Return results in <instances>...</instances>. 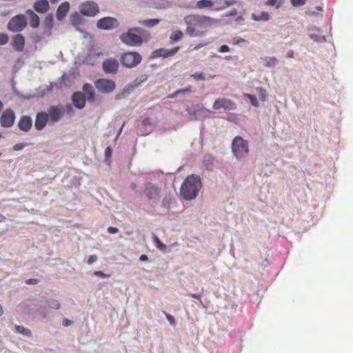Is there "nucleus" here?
Masks as SVG:
<instances>
[{
    "label": "nucleus",
    "mask_w": 353,
    "mask_h": 353,
    "mask_svg": "<svg viewBox=\"0 0 353 353\" xmlns=\"http://www.w3.org/2000/svg\"><path fill=\"white\" fill-rule=\"evenodd\" d=\"M187 25L186 33L190 37H201L204 35L208 28L219 23V20L210 17L190 14L185 17Z\"/></svg>",
    "instance_id": "nucleus-1"
},
{
    "label": "nucleus",
    "mask_w": 353,
    "mask_h": 353,
    "mask_svg": "<svg viewBox=\"0 0 353 353\" xmlns=\"http://www.w3.org/2000/svg\"><path fill=\"white\" fill-rule=\"evenodd\" d=\"M149 33L140 28H131L120 35L121 41L129 46H140L150 39Z\"/></svg>",
    "instance_id": "nucleus-2"
},
{
    "label": "nucleus",
    "mask_w": 353,
    "mask_h": 353,
    "mask_svg": "<svg viewBox=\"0 0 353 353\" xmlns=\"http://www.w3.org/2000/svg\"><path fill=\"white\" fill-rule=\"evenodd\" d=\"M201 187L199 176L190 175L186 178L180 188L181 196L185 200L196 198Z\"/></svg>",
    "instance_id": "nucleus-3"
},
{
    "label": "nucleus",
    "mask_w": 353,
    "mask_h": 353,
    "mask_svg": "<svg viewBox=\"0 0 353 353\" xmlns=\"http://www.w3.org/2000/svg\"><path fill=\"white\" fill-rule=\"evenodd\" d=\"M232 149L235 157L240 160L248 154V143L242 137H236L233 139Z\"/></svg>",
    "instance_id": "nucleus-4"
},
{
    "label": "nucleus",
    "mask_w": 353,
    "mask_h": 353,
    "mask_svg": "<svg viewBox=\"0 0 353 353\" xmlns=\"http://www.w3.org/2000/svg\"><path fill=\"white\" fill-rule=\"evenodd\" d=\"M142 60L139 53L135 51H129L121 55L120 61L121 64L128 68H132L139 65Z\"/></svg>",
    "instance_id": "nucleus-5"
},
{
    "label": "nucleus",
    "mask_w": 353,
    "mask_h": 353,
    "mask_svg": "<svg viewBox=\"0 0 353 353\" xmlns=\"http://www.w3.org/2000/svg\"><path fill=\"white\" fill-rule=\"evenodd\" d=\"M27 26L26 17L23 14H17L12 17L7 25L9 31L19 32Z\"/></svg>",
    "instance_id": "nucleus-6"
},
{
    "label": "nucleus",
    "mask_w": 353,
    "mask_h": 353,
    "mask_svg": "<svg viewBox=\"0 0 353 353\" xmlns=\"http://www.w3.org/2000/svg\"><path fill=\"white\" fill-rule=\"evenodd\" d=\"M96 89L101 93L108 94L113 92L116 88V83L112 79H98L94 81Z\"/></svg>",
    "instance_id": "nucleus-7"
},
{
    "label": "nucleus",
    "mask_w": 353,
    "mask_h": 353,
    "mask_svg": "<svg viewBox=\"0 0 353 353\" xmlns=\"http://www.w3.org/2000/svg\"><path fill=\"white\" fill-rule=\"evenodd\" d=\"M64 112V107L62 105H57L50 106L46 113L48 114L49 121L55 123L61 119Z\"/></svg>",
    "instance_id": "nucleus-8"
},
{
    "label": "nucleus",
    "mask_w": 353,
    "mask_h": 353,
    "mask_svg": "<svg viewBox=\"0 0 353 353\" xmlns=\"http://www.w3.org/2000/svg\"><path fill=\"white\" fill-rule=\"evenodd\" d=\"M79 10L83 15L94 17L99 12V8L96 3L88 1L81 4Z\"/></svg>",
    "instance_id": "nucleus-9"
},
{
    "label": "nucleus",
    "mask_w": 353,
    "mask_h": 353,
    "mask_svg": "<svg viewBox=\"0 0 353 353\" xmlns=\"http://www.w3.org/2000/svg\"><path fill=\"white\" fill-rule=\"evenodd\" d=\"M15 113L11 108H6L3 111L0 117L1 125L3 128L12 127L14 123Z\"/></svg>",
    "instance_id": "nucleus-10"
},
{
    "label": "nucleus",
    "mask_w": 353,
    "mask_h": 353,
    "mask_svg": "<svg viewBox=\"0 0 353 353\" xmlns=\"http://www.w3.org/2000/svg\"><path fill=\"white\" fill-rule=\"evenodd\" d=\"M97 26L99 29L110 30L117 28L119 26V22L116 19L108 17L99 19Z\"/></svg>",
    "instance_id": "nucleus-11"
},
{
    "label": "nucleus",
    "mask_w": 353,
    "mask_h": 353,
    "mask_svg": "<svg viewBox=\"0 0 353 353\" xmlns=\"http://www.w3.org/2000/svg\"><path fill=\"white\" fill-rule=\"evenodd\" d=\"M179 50V47H174L170 50L165 48H159L154 50L151 54V58L155 59L158 57H163V59L168 58L174 55Z\"/></svg>",
    "instance_id": "nucleus-12"
},
{
    "label": "nucleus",
    "mask_w": 353,
    "mask_h": 353,
    "mask_svg": "<svg viewBox=\"0 0 353 353\" xmlns=\"http://www.w3.org/2000/svg\"><path fill=\"white\" fill-rule=\"evenodd\" d=\"M102 67L105 73L116 74L119 69V62L115 59H108L103 61Z\"/></svg>",
    "instance_id": "nucleus-13"
},
{
    "label": "nucleus",
    "mask_w": 353,
    "mask_h": 353,
    "mask_svg": "<svg viewBox=\"0 0 353 353\" xmlns=\"http://www.w3.org/2000/svg\"><path fill=\"white\" fill-rule=\"evenodd\" d=\"M161 190L152 183H148L144 190V194L150 200H156L159 198Z\"/></svg>",
    "instance_id": "nucleus-14"
},
{
    "label": "nucleus",
    "mask_w": 353,
    "mask_h": 353,
    "mask_svg": "<svg viewBox=\"0 0 353 353\" xmlns=\"http://www.w3.org/2000/svg\"><path fill=\"white\" fill-rule=\"evenodd\" d=\"M232 110L234 108V103L228 99L220 98L215 100L213 104V109L214 110Z\"/></svg>",
    "instance_id": "nucleus-15"
},
{
    "label": "nucleus",
    "mask_w": 353,
    "mask_h": 353,
    "mask_svg": "<svg viewBox=\"0 0 353 353\" xmlns=\"http://www.w3.org/2000/svg\"><path fill=\"white\" fill-rule=\"evenodd\" d=\"M11 46L17 52H22L25 48V38L21 34H17L12 37Z\"/></svg>",
    "instance_id": "nucleus-16"
},
{
    "label": "nucleus",
    "mask_w": 353,
    "mask_h": 353,
    "mask_svg": "<svg viewBox=\"0 0 353 353\" xmlns=\"http://www.w3.org/2000/svg\"><path fill=\"white\" fill-rule=\"evenodd\" d=\"M49 121L48 114L46 112H39L37 114L34 126L37 130H43Z\"/></svg>",
    "instance_id": "nucleus-17"
},
{
    "label": "nucleus",
    "mask_w": 353,
    "mask_h": 353,
    "mask_svg": "<svg viewBox=\"0 0 353 353\" xmlns=\"http://www.w3.org/2000/svg\"><path fill=\"white\" fill-rule=\"evenodd\" d=\"M32 126V120L29 116H22L18 123L19 128L23 132H28Z\"/></svg>",
    "instance_id": "nucleus-18"
},
{
    "label": "nucleus",
    "mask_w": 353,
    "mask_h": 353,
    "mask_svg": "<svg viewBox=\"0 0 353 353\" xmlns=\"http://www.w3.org/2000/svg\"><path fill=\"white\" fill-rule=\"evenodd\" d=\"M72 100L74 105L79 108H83L85 104V97L82 92H76L72 94Z\"/></svg>",
    "instance_id": "nucleus-19"
},
{
    "label": "nucleus",
    "mask_w": 353,
    "mask_h": 353,
    "mask_svg": "<svg viewBox=\"0 0 353 353\" xmlns=\"http://www.w3.org/2000/svg\"><path fill=\"white\" fill-rule=\"evenodd\" d=\"M34 9L39 13H46L50 9L48 0H36L33 5Z\"/></svg>",
    "instance_id": "nucleus-20"
},
{
    "label": "nucleus",
    "mask_w": 353,
    "mask_h": 353,
    "mask_svg": "<svg viewBox=\"0 0 353 353\" xmlns=\"http://www.w3.org/2000/svg\"><path fill=\"white\" fill-rule=\"evenodd\" d=\"M70 10V3L68 1L61 3L58 7L56 12L57 19L61 21L67 15Z\"/></svg>",
    "instance_id": "nucleus-21"
},
{
    "label": "nucleus",
    "mask_w": 353,
    "mask_h": 353,
    "mask_svg": "<svg viewBox=\"0 0 353 353\" xmlns=\"http://www.w3.org/2000/svg\"><path fill=\"white\" fill-rule=\"evenodd\" d=\"M83 95L89 102H93L95 100V92L92 86L90 83H85L83 86Z\"/></svg>",
    "instance_id": "nucleus-22"
},
{
    "label": "nucleus",
    "mask_w": 353,
    "mask_h": 353,
    "mask_svg": "<svg viewBox=\"0 0 353 353\" xmlns=\"http://www.w3.org/2000/svg\"><path fill=\"white\" fill-rule=\"evenodd\" d=\"M26 14L28 15L30 18V26L33 28H38L40 24V19L39 16L30 9L26 11Z\"/></svg>",
    "instance_id": "nucleus-23"
},
{
    "label": "nucleus",
    "mask_w": 353,
    "mask_h": 353,
    "mask_svg": "<svg viewBox=\"0 0 353 353\" xmlns=\"http://www.w3.org/2000/svg\"><path fill=\"white\" fill-rule=\"evenodd\" d=\"M252 19L256 21H267L270 19V14L268 12L263 11L260 15L252 14Z\"/></svg>",
    "instance_id": "nucleus-24"
},
{
    "label": "nucleus",
    "mask_w": 353,
    "mask_h": 353,
    "mask_svg": "<svg viewBox=\"0 0 353 353\" xmlns=\"http://www.w3.org/2000/svg\"><path fill=\"white\" fill-rule=\"evenodd\" d=\"M183 37V33L180 30H175L172 32L170 36V42L174 43L180 41Z\"/></svg>",
    "instance_id": "nucleus-25"
},
{
    "label": "nucleus",
    "mask_w": 353,
    "mask_h": 353,
    "mask_svg": "<svg viewBox=\"0 0 353 353\" xmlns=\"http://www.w3.org/2000/svg\"><path fill=\"white\" fill-rule=\"evenodd\" d=\"M160 22L159 19H147L139 21V23L147 27H153L157 25Z\"/></svg>",
    "instance_id": "nucleus-26"
},
{
    "label": "nucleus",
    "mask_w": 353,
    "mask_h": 353,
    "mask_svg": "<svg viewBox=\"0 0 353 353\" xmlns=\"http://www.w3.org/2000/svg\"><path fill=\"white\" fill-rule=\"evenodd\" d=\"M213 6V2L211 0H199L196 3L198 8H210Z\"/></svg>",
    "instance_id": "nucleus-27"
},
{
    "label": "nucleus",
    "mask_w": 353,
    "mask_h": 353,
    "mask_svg": "<svg viewBox=\"0 0 353 353\" xmlns=\"http://www.w3.org/2000/svg\"><path fill=\"white\" fill-rule=\"evenodd\" d=\"M153 241L154 242L157 248H158L159 250L163 251V252L165 251V250H166L165 245H164L160 241V239L158 238L157 236H156V235L153 236Z\"/></svg>",
    "instance_id": "nucleus-28"
},
{
    "label": "nucleus",
    "mask_w": 353,
    "mask_h": 353,
    "mask_svg": "<svg viewBox=\"0 0 353 353\" xmlns=\"http://www.w3.org/2000/svg\"><path fill=\"white\" fill-rule=\"evenodd\" d=\"M15 330L17 332L20 333V334H22L25 336H31V332L30 330L23 327V326H21V325H16L15 326Z\"/></svg>",
    "instance_id": "nucleus-29"
},
{
    "label": "nucleus",
    "mask_w": 353,
    "mask_h": 353,
    "mask_svg": "<svg viewBox=\"0 0 353 353\" xmlns=\"http://www.w3.org/2000/svg\"><path fill=\"white\" fill-rule=\"evenodd\" d=\"M283 3V0H267L265 4L268 6H274L279 8Z\"/></svg>",
    "instance_id": "nucleus-30"
},
{
    "label": "nucleus",
    "mask_w": 353,
    "mask_h": 353,
    "mask_svg": "<svg viewBox=\"0 0 353 353\" xmlns=\"http://www.w3.org/2000/svg\"><path fill=\"white\" fill-rule=\"evenodd\" d=\"M201 108L199 105H193L192 107H188L187 108V111L190 115H192L194 117H196V113L198 112L201 111Z\"/></svg>",
    "instance_id": "nucleus-31"
},
{
    "label": "nucleus",
    "mask_w": 353,
    "mask_h": 353,
    "mask_svg": "<svg viewBox=\"0 0 353 353\" xmlns=\"http://www.w3.org/2000/svg\"><path fill=\"white\" fill-rule=\"evenodd\" d=\"M9 41V37L6 33L0 32V46L6 45Z\"/></svg>",
    "instance_id": "nucleus-32"
},
{
    "label": "nucleus",
    "mask_w": 353,
    "mask_h": 353,
    "mask_svg": "<svg viewBox=\"0 0 353 353\" xmlns=\"http://www.w3.org/2000/svg\"><path fill=\"white\" fill-rule=\"evenodd\" d=\"M266 60H267V62L265 63V66H267V67L274 66L278 63L277 59L276 57H273L266 58Z\"/></svg>",
    "instance_id": "nucleus-33"
},
{
    "label": "nucleus",
    "mask_w": 353,
    "mask_h": 353,
    "mask_svg": "<svg viewBox=\"0 0 353 353\" xmlns=\"http://www.w3.org/2000/svg\"><path fill=\"white\" fill-rule=\"evenodd\" d=\"M45 25L49 28H51L53 25V16L52 14H48L45 18Z\"/></svg>",
    "instance_id": "nucleus-34"
},
{
    "label": "nucleus",
    "mask_w": 353,
    "mask_h": 353,
    "mask_svg": "<svg viewBox=\"0 0 353 353\" xmlns=\"http://www.w3.org/2000/svg\"><path fill=\"white\" fill-rule=\"evenodd\" d=\"M191 77H192L194 80H196V81L204 80L205 74L203 72H196L194 74H192L191 75Z\"/></svg>",
    "instance_id": "nucleus-35"
},
{
    "label": "nucleus",
    "mask_w": 353,
    "mask_h": 353,
    "mask_svg": "<svg viewBox=\"0 0 353 353\" xmlns=\"http://www.w3.org/2000/svg\"><path fill=\"white\" fill-rule=\"evenodd\" d=\"M245 96L250 100L251 103L254 106L257 107L259 105V103L256 100V98L254 96L251 95L250 94H246Z\"/></svg>",
    "instance_id": "nucleus-36"
},
{
    "label": "nucleus",
    "mask_w": 353,
    "mask_h": 353,
    "mask_svg": "<svg viewBox=\"0 0 353 353\" xmlns=\"http://www.w3.org/2000/svg\"><path fill=\"white\" fill-rule=\"evenodd\" d=\"M192 86L191 85H189L188 86L187 88H184V89H179L178 90H176L174 93V95H177L179 94H181V93H188V92H192Z\"/></svg>",
    "instance_id": "nucleus-37"
},
{
    "label": "nucleus",
    "mask_w": 353,
    "mask_h": 353,
    "mask_svg": "<svg viewBox=\"0 0 353 353\" xmlns=\"http://www.w3.org/2000/svg\"><path fill=\"white\" fill-rule=\"evenodd\" d=\"M163 313L165 315L166 319L169 321L170 324L172 325H175L176 321L174 317L165 312H163Z\"/></svg>",
    "instance_id": "nucleus-38"
},
{
    "label": "nucleus",
    "mask_w": 353,
    "mask_h": 353,
    "mask_svg": "<svg viewBox=\"0 0 353 353\" xmlns=\"http://www.w3.org/2000/svg\"><path fill=\"white\" fill-rule=\"evenodd\" d=\"M259 97L261 101L265 100V90L262 88H257Z\"/></svg>",
    "instance_id": "nucleus-39"
},
{
    "label": "nucleus",
    "mask_w": 353,
    "mask_h": 353,
    "mask_svg": "<svg viewBox=\"0 0 353 353\" xmlns=\"http://www.w3.org/2000/svg\"><path fill=\"white\" fill-rule=\"evenodd\" d=\"M231 42L233 45H238L241 43H245V40L241 37H234L232 39Z\"/></svg>",
    "instance_id": "nucleus-40"
},
{
    "label": "nucleus",
    "mask_w": 353,
    "mask_h": 353,
    "mask_svg": "<svg viewBox=\"0 0 353 353\" xmlns=\"http://www.w3.org/2000/svg\"><path fill=\"white\" fill-rule=\"evenodd\" d=\"M291 3L294 6H299L303 5L305 0H291Z\"/></svg>",
    "instance_id": "nucleus-41"
},
{
    "label": "nucleus",
    "mask_w": 353,
    "mask_h": 353,
    "mask_svg": "<svg viewBox=\"0 0 353 353\" xmlns=\"http://www.w3.org/2000/svg\"><path fill=\"white\" fill-rule=\"evenodd\" d=\"M50 305L51 307L54 309H59L60 307V304L57 300H52L50 303Z\"/></svg>",
    "instance_id": "nucleus-42"
},
{
    "label": "nucleus",
    "mask_w": 353,
    "mask_h": 353,
    "mask_svg": "<svg viewBox=\"0 0 353 353\" xmlns=\"http://www.w3.org/2000/svg\"><path fill=\"white\" fill-rule=\"evenodd\" d=\"M94 274L95 276H100L102 278H107L110 276V275L103 273L102 271H95L94 272Z\"/></svg>",
    "instance_id": "nucleus-43"
},
{
    "label": "nucleus",
    "mask_w": 353,
    "mask_h": 353,
    "mask_svg": "<svg viewBox=\"0 0 353 353\" xmlns=\"http://www.w3.org/2000/svg\"><path fill=\"white\" fill-rule=\"evenodd\" d=\"M97 259H98V257L96 255H91L89 256V258L88 259V263L89 265H91L93 263H94L95 261H97Z\"/></svg>",
    "instance_id": "nucleus-44"
},
{
    "label": "nucleus",
    "mask_w": 353,
    "mask_h": 353,
    "mask_svg": "<svg viewBox=\"0 0 353 353\" xmlns=\"http://www.w3.org/2000/svg\"><path fill=\"white\" fill-rule=\"evenodd\" d=\"M219 51L220 52H227L230 51V48L227 45H222L220 48Z\"/></svg>",
    "instance_id": "nucleus-45"
},
{
    "label": "nucleus",
    "mask_w": 353,
    "mask_h": 353,
    "mask_svg": "<svg viewBox=\"0 0 353 353\" xmlns=\"http://www.w3.org/2000/svg\"><path fill=\"white\" fill-rule=\"evenodd\" d=\"M39 280L37 279H30L26 281V283L28 285H34L38 283Z\"/></svg>",
    "instance_id": "nucleus-46"
},
{
    "label": "nucleus",
    "mask_w": 353,
    "mask_h": 353,
    "mask_svg": "<svg viewBox=\"0 0 353 353\" xmlns=\"http://www.w3.org/2000/svg\"><path fill=\"white\" fill-rule=\"evenodd\" d=\"M225 7H228L236 3V0H224Z\"/></svg>",
    "instance_id": "nucleus-47"
},
{
    "label": "nucleus",
    "mask_w": 353,
    "mask_h": 353,
    "mask_svg": "<svg viewBox=\"0 0 353 353\" xmlns=\"http://www.w3.org/2000/svg\"><path fill=\"white\" fill-rule=\"evenodd\" d=\"M26 144L25 143H18L14 145L13 149L14 150H22Z\"/></svg>",
    "instance_id": "nucleus-48"
},
{
    "label": "nucleus",
    "mask_w": 353,
    "mask_h": 353,
    "mask_svg": "<svg viewBox=\"0 0 353 353\" xmlns=\"http://www.w3.org/2000/svg\"><path fill=\"white\" fill-rule=\"evenodd\" d=\"M59 83H60L59 82L51 83L50 85L48 86V90H52L54 88H60L61 86L59 85Z\"/></svg>",
    "instance_id": "nucleus-49"
},
{
    "label": "nucleus",
    "mask_w": 353,
    "mask_h": 353,
    "mask_svg": "<svg viewBox=\"0 0 353 353\" xmlns=\"http://www.w3.org/2000/svg\"><path fill=\"white\" fill-rule=\"evenodd\" d=\"M108 232L110 234H115L118 232V228L112 226H110L108 228Z\"/></svg>",
    "instance_id": "nucleus-50"
},
{
    "label": "nucleus",
    "mask_w": 353,
    "mask_h": 353,
    "mask_svg": "<svg viewBox=\"0 0 353 353\" xmlns=\"http://www.w3.org/2000/svg\"><path fill=\"white\" fill-rule=\"evenodd\" d=\"M237 14V11L236 9H233L230 10V12L225 13V16L226 17H230V16H236Z\"/></svg>",
    "instance_id": "nucleus-51"
},
{
    "label": "nucleus",
    "mask_w": 353,
    "mask_h": 353,
    "mask_svg": "<svg viewBox=\"0 0 353 353\" xmlns=\"http://www.w3.org/2000/svg\"><path fill=\"white\" fill-rule=\"evenodd\" d=\"M189 296H191L192 298L196 299L199 300L200 302H201V296L200 294L190 293L189 294Z\"/></svg>",
    "instance_id": "nucleus-52"
},
{
    "label": "nucleus",
    "mask_w": 353,
    "mask_h": 353,
    "mask_svg": "<svg viewBox=\"0 0 353 353\" xmlns=\"http://www.w3.org/2000/svg\"><path fill=\"white\" fill-rule=\"evenodd\" d=\"M142 124L143 125H151V121L149 118H145L142 121Z\"/></svg>",
    "instance_id": "nucleus-53"
},
{
    "label": "nucleus",
    "mask_w": 353,
    "mask_h": 353,
    "mask_svg": "<svg viewBox=\"0 0 353 353\" xmlns=\"http://www.w3.org/2000/svg\"><path fill=\"white\" fill-rule=\"evenodd\" d=\"M105 154L106 157H110L111 155L112 150H111L110 147L106 148V149L105 150Z\"/></svg>",
    "instance_id": "nucleus-54"
},
{
    "label": "nucleus",
    "mask_w": 353,
    "mask_h": 353,
    "mask_svg": "<svg viewBox=\"0 0 353 353\" xmlns=\"http://www.w3.org/2000/svg\"><path fill=\"white\" fill-rule=\"evenodd\" d=\"M71 324H72V321H70V320H68V319H65L63 320V325L64 326H69V325H70Z\"/></svg>",
    "instance_id": "nucleus-55"
},
{
    "label": "nucleus",
    "mask_w": 353,
    "mask_h": 353,
    "mask_svg": "<svg viewBox=\"0 0 353 353\" xmlns=\"http://www.w3.org/2000/svg\"><path fill=\"white\" fill-rule=\"evenodd\" d=\"M139 260L141 261H147L148 260V256L143 254L140 256Z\"/></svg>",
    "instance_id": "nucleus-56"
},
{
    "label": "nucleus",
    "mask_w": 353,
    "mask_h": 353,
    "mask_svg": "<svg viewBox=\"0 0 353 353\" xmlns=\"http://www.w3.org/2000/svg\"><path fill=\"white\" fill-rule=\"evenodd\" d=\"M286 57L288 58L294 57V52L292 50H290L287 52Z\"/></svg>",
    "instance_id": "nucleus-57"
},
{
    "label": "nucleus",
    "mask_w": 353,
    "mask_h": 353,
    "mask_svg": "<svg viewBox=\"0 0 353 353\" xmlns=\"http://www.w3.org/2000/svg\"><path fill=\"white\" fill-rule=\"evenodd\" d=\"M79 14L78 13H74V14H72V16H71V19L72 21H74L76 19H78L79 18Z\"/></svg>",
    "instance_id": "nucleus-58"
},
{
    "label": "nucleus",
    "mask_w": 353,
    "mask_h": 353,
    "mask_svg": "<svg viewBox=\"0 0 353 353\" xmlns=\"http://www.w3.org/2000/svg\"><path fill=\"white\" fill-rule=\"evenodd\" d=\"M125 124V122H123V123L122 124L121 127L120 128V129L119 130V132H118V134H117L116 139H117L119 137V136L120 135V134L121 133Z\"/></svg>",
    "instance_id": "nucleus-59"
},
{
    "label": "nucleus",
    "mask_w": 353,
    "mask_h": 353,
    "mask_svg": "<svg viewBox=\"0 0 353 353\" xmlns=\"http://www.w3.org/2000/svg\"><path fill=\"white\" fill-rule=\"evenodd\" d=\"M5 219V217H4L3 215H1V214H0V222H1L2 221H3V219Z\"/></svg>",
    "instance_id": "nucleus-60"
},
{
    "label": "nucleus",
    "mask_w": 353,
    "mask_h": 353,
    "mask_svg": "<svg viewBox=\"0 0 353 353\" xmlns=\"http://www.w3.org/2000/svg\"><path fill=\"white\" fill-rule=\"evenodd\" d=\"M3 108V105L2 102L0 101V111L2 110Z\"/></svg>",
    "instance_id": "nucleus-61"
},
{
    "label": "nucleus",
    "mask_w": 353,
    "mask_h": 353,
    "mask_svg": "<svg viewBox=\"0 0 353 353\" xmlns=\"http://www.w3.org/2000/svg\"><path fill=\"white\" fill-rule=\"evenodd\" d=\"M52 3H56L59 0H50Z\"/></svg>",
    "instance_id": "nucleus-62"
},
{
    "label": "nucleus",
    "mask_w": 353,
    "mask_h": 353,
    "mask_svg": "<svg viewBox=\"0 0 353 353\" xmlns=\"http://www.w3.org/2000/svg\"><path fill=\"white\" fill-rule=\"evenodd\" d=\"M2 314H3V309H2L1 305H0V315H1Z\"/></svg>",
    "instance_id": "nucleus-63"
},
{
    "label": "nucleus",
    "mask_w": 353,
    "mask_h": 353,
    "mask_svg": "<svg viewBox=\"0 0 353 353\" xmlns=\"http://www.w3.org/2000/svg\"><path fill=\"white\" fill-rule=\"evenodd\" d=\"M65 77V74H64V75H63V76L61 77V80H63Z\"/></svg>",
    "instance_id": "nucleus-64"
}]
</instances>
